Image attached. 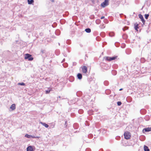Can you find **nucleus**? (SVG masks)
Segmentation results:
<instances>
[{"label":"nucleus","instance_id":"f257e3e1","mask_svg":"<svg viewBox=\"0 0 151 151\" xmlns=\"http://www.w3.org/2000/svg\"><path fill=\"white\" fill-rule=\"evenodd\" d=\"M124 135L125 138L127 139H129L131 137L130 133L128 132H125Z\"/></svg>","mask_w":151,"mask_h":151},{"label":"nucleus","instance_id":"f03ea898","mask_svg":"<svg viewBox=\"0 0 151 151\" xmlns=\"http://www.w3.org/2000/svg\"><path fill=\"white\" fill-rule=\"evenodd\" d=\"M24 58L25 59H28L29 60H33V58L31 57V55L28 54L25 55Z\"/></svg>","mask_w":151,"mask_h":151},{"label":"nucleus","instance_id":"7ed1b4c3","mask_svg":"<svg viewBox=\"0 0 151 151\" xmlns=\"http://www.w3.org/2000/svg\"><path fill=\"white\" fill-rule=\"evenodd\" d=\"M116 57H106L104 58V59L106 60H108V61H111L113 60H115L116 59Z\"/></svg>","mask_w":151,"mask_h":151},{"label":"nucleus","instance_id":"20e7f679","mask_svg":"<svg viewBox=\"0 0 151 151\" xmlns=\"http://www.w3.org/2000/svg\"><path fill=\"white\" fill-rule=\"evenodd\" d=\"M108 5V0H105L104 2L102 3L101 4V6L103 7H104Z\"/></svg>","mask_w":151,"mask_h":151},{"label":"nucleus","instance_id":"39448f33","mask_svg":"<svg viewBox=\"0 0 151 151\" xmlns=\"http://www.w3.org/2000/svg\"><path fill=\"white\" fill-rule=\"evenodd\" d=\"M25 137L29 138H30L31 137L32 138H39V137H35V136H33L31 135H28V134H26L25 135Z\"/></svg>","mask_w":151,"mask_h":151},{"label":"nucleus","instance_id":"423d86ee","mask_svg":"<svg viewBox=\"0 0 151 151\" xmlns=\"http://www.w3.org/2000/svg\"><path fill=\"white\" fill-rule=\"evenodd\" d=\"M82 71L84 73H86L87 72V68L86 66H83L82 68Z\"/></svg>","mask_w":151,"mask_h":151},{"label":"nucleus","instance_id":"0eeeda50","mask_svg":"<svg viewBox=\"0 0 151 151\" xmlns=\"http://www.w3.org/2000/svg\"><path fill=\"white\" fill-rule=\"evenodd\" d=\"M139 18L141 19L142 22L144 24L145 22V21L143 18V16L141 14H139Z\"/></svg>","mask_w":151,"mask_h":151},{"label":"nucleus","instance_id":"6e6552de","mask_svg":"<svg viewBox=\"0 0 151 151\" xmlns=\"http://www.w3.org/2000/svg\"><path fill=\"white\" fill-rule=\"evenodd\" d=\"M144 131L145 132H148L151 131V127L146 128L143 130V131Z\"/></svg>","mask_w":151,"mask_h":151},{"label":"nucleus","instance_id":"1a4fd4ad","mask_svg":"<svg viewBox=\"0 0 151 151\" xmlns=\"http://www.w3.org/2000/svg\"><path fill=\"white\" fill-rule=\"evenodd\" d=\"M15 105L14 104H12L10 107V109H11L12 110H14L15 109Z\"/></svg>","mask_w":151,"mask_h":151},{"label":"nucleus","instance_id":"9d476101","mask_svg":"<svg viewBox=\"0 0 151 151\" xmlns=\"http://www.w3.org/2000/svg\"><path fill=\"white\" fill-rule=\"evenodd\" d=\"M27 151H33L32 147L31 146H29L27 148Z\"/></svg>","mask_w":151,"mask_h":151},{"label":"nucleus","instance_id":"9b49d317","mask_svg":"<svg viewBox=\"0 0 151 151\" xmlns=\"http://www.w3.org/2000/svg\"><path fill=\"white\" fill-rule=\"evenodd\" d=\"M40 123L46 128H48L49 127V126L45 123H43L42 122H40Z\"/></svg>","mask_w":151,"mask_h":151},{"label":"nucleus","instance_id":"f8f14e48","mask_svg":"<svg viewBox=\"0 0 151 151\" xmlns=\"http://www.w3.org/2000/svg\"><path fill=\"white\" fill-rule=\"evenodd\" d=\"M77 77L78 79L80 80L82 78V75L81 73H78L77 74Z\"/></svg>","mask_w":151,"mask_h":151},{"label":"nucleus","instance_id":"ddd939ff","mask_svg":"<svg viewBox=\"0 0 151 151\" xmlns=\"http://www.w3.org/2000/svg\"><path fill=\"white\" fill-rule=\"evenodd\" d=\"M144 150L145 151H149L150 150L148 147L145 145L144 146Z\"/></svg>","mask_w":151,"mask_h":151},{"label":"nucleus","instance_id":"4468645a","mask_svg":"<svg viewBox=\"0 0 151 151\" xmlns=\"http://www.w3.org/2000/svg\"><path fill=\"white\" fill-rule=\"evenodd\" d=\"M27 1L28 4H32V3H33L34 2L33 0H28Z\"/></svg>","mask_w":151,"mask_h":151},{"label":"nucleus","instance_id":"2eb2a0df","mask_svg":"<svg viewBox=\"0 0 151 151\" xmlns=\"http://www.w3.org/2000/svg\"><path fill=\"white\" fill-rule=\"evenodd\" d=\"M85 30L87 33H90L91 32V30L90 28L86 29Z\"/></svg>","mask_w":151,"mask_h":151},{"label":"nucleus","instance_id":"dca6fc26","mask_svg":"<svg viewBox=\"0 0 151 151\" xmlns=\"http://www.w3.org/2000/svg\"><path fill=\"white\" fill-rule=\"evenodd\" d=\"M149 16V15L148 14H146L145 15V17L146 19H147Z\"/></svg>","mask_w":151,"mask_h":151},{"label":"nucleus","instance_id":"f3484780","mask_svg":"<svg viewBox=\"0 0 151 151\" xmlns=\"http://www.w3.org/2000/svg\"><path fill=\"white\" fill-rule=\"evenodd\" d=\"M18 85H20L22 86H24L25 85V83H18Z\"/></svg>","mask_w":151,"mask_h":151},{"label":"nucleus","instance_id":"a211bd4d","mask_svg":"<svg viewBox=\"0 0 151 151\" xmlns=\"http://www.w3.org/2000/svg\"><path fill=\"white\" fill-rule=\"evenodd\" d=\"M118 105L120 106L122 104V103L120 101H118L117 103Z\"/></svg>","mask_w":151,"mask_h":151},{"label":"nucleus","instance_id":"6ab92c4d","mask_svg":"<svg viewBox=\"0 0 151 151\" xmlns=\"http://www.w3.org/2000/svg\"><path fill=\"white\" fill-rule=\"evenodd\" d=\"M50 90L46 91V93L47 94L49 93L50 92Z\"/></svg>","mask_w":151,"mask_h":151},{"label":"nucleus","instance_id":"aec40b11","mask_svg":"<svg viewBox=\"0 0 151 151\" xmlns=\"http://www.w3.org/2000/svg\"><path fill=\"white\" fill-rule=\"evenodd\" d=\"M135 29L137 30V29L138 28V25H137L135 27Z\"/></svg>","mask_w":151,"mask_h":151},{"label":"nucleus","instance_id":"412c9836","mask_svg":"<svg viewBox=\"0 0 151 151\" xmlns=\"http://www.w3.org/2000/svg\"><path fill=\"white\" fill-rule=\"evenodd\" d=\"M109 35L111 36H113V33H110L109 34Z\"/></svg>","mask_w":151,"mask_h":151},{"label":"nucleus","instance_id":"4be33fe9","mask_svg":"<svg viewBox=\"0 0 151 151\" xmlns=\"http://www.w3.org/2000/svg\"><path fill=\"white\" fill-rule=\"evenodd\" d=\"M128 29V27H125L124 28H123V29L124 30V31L125 30H126V29Z\"/></svg>","mask_w":151,"mask_h":151},{"label":"nucleus","instance_id":"5701e85b","mask_svg":"<svg viewBox=\"0 0 151 151\" xmlns=\"http://www.w3.org/2000/svg\"><path fill=\"white\" fill-rule=\"evenodd\" d=\"M104 16H102V17L101 18V19H104Z\"/></svg>","mask_w":151,"mask_h":151},{"label":"nucleus","instance_id":"b1692460","mask_svg":"<svg viewBox=\"0 0 151 151\" xmlns=\"http://www.w3.org/2000/svg\"><path fill=\"white\" fill-rule=\"evenodd\" d=\"M41 52H42V53H43L44 52V50H41Z\"/></svg>","mask_w":151,"mask_h":151},{"label":"nucleus","instance_id":"393cba45","mask_svg":"<svg viewBox=\"0 0 151 151\" xmlns=\"http://www.w3.org/2000/svg\"><path fill=\"white\" fill-rule=\"evenodd\" d=\"M122 90V88H121L119 89V91H121Z\"/></svg>","mask_w":151,"mask_h":151}]
</instances>
